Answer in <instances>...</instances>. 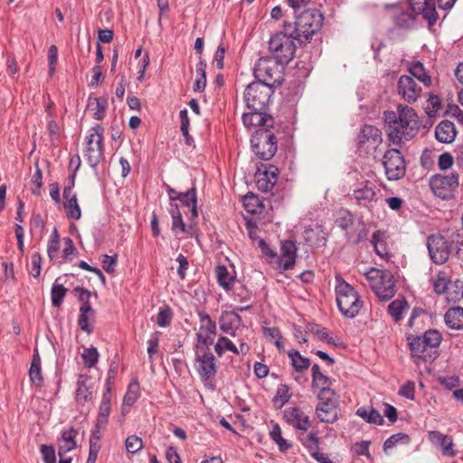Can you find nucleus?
<instances>
[{
    "label": "nucleus",
    "mask_w": 463,
    "mask_h": 463,
    "mask_svg": "<svg viewBox=\"0 0 463 463\" xmlns=\"http://www.w3.org/2000/svg\"><path fill=\"white\" fill-rule=\"evenodd\" d=\"M388 141L395 146H402L411 140L419 132V120L415 110L405 105H398L397 110L383 113Z\"/></svg>",
    "instance_id": "1"
},
{
    "label": "nucleus",
    "mask_w": 463,
    "mask_h": 463,
    "mask_svg": "<svg viewBox=\"0 0 463 463\" xmlns=\"http://www.w3.org/2000/svg\"><path fill=\"white\" fill-rule=\"evenodd\" d=\"M295 22L284 23L285 31L300 43H307L323 24V14L317 9H306L295 14Z\"/></svg>",
    "instance_id": "2"
},
{
    "label": "nucleus",
    "mask_w": 463,
    "mask_h": 463,
    "mask_svg": "<svg viewBox=\"0 0 463 463\" xmlns=\"http://www.w3.org/2000/svg\"><path fill=\"white\" fill-rule=\"evenodd\" d=\"M335 293L341 314L345 317H355L359 314L363 302L354 288L344 279H337Z\"/></svg>",
    "instance_id": "3"
},
{
    "label": "nucleus",
    "mask_w": 463,
    "mask_h": 463,
    "mask_svg": "<svg viewBox=\"0 0 463 463\" xmlns=\"http://www.w3.org/2000/svg\"><path fill=\"white\" fill-rule=\"evenodd\" d=\"M286 64L273 57H261L254 66V76L257 81H261L264 84L268 83L269 86L274 88L282 82Z\"/></svg>",
    "instance_id": "4"
},
{
    "label": "nucleus",
    "mask_w": 463,
    "mask_h": 463,
    "mask_svg": "<svg viewBox=\"0 0 463 463\" xmlns=\"http://www.w3.org/2000/svg\"><path fill=\"white\" fill-rule=\"evenodd\" d=\"M365 277L369 286L381 300H389L394 297L396 286L391 271L372 268L365 273Z\"/></svg>",
    "instance_id": "5"
},
{
    "label": "nucleus",
    "mask_w": 463,
    "mask_h": 463,
    "mask_svg": "<svg viewBox=\"0 0 463 463\" xmlns=\"http://www.w3.org/2000/svg\"><path fill=\"white\" fill-rule=\"evenodd\" d=\"M274 88L264 84L261 81L250 83L243 93V99L247 108L252 111H265L268 108Z\"/></svg>",
    "instance_id": "6"
},
{
    "label": "nucleus",
    "mask_w": 463,
    "mask_h": 463,
    "mask_svg": "<svg viewBox=\"0 0 463 463\" xmlns=\"http://www.w3.org/2000/svg\"><path fill=\"white\" fill-rule=\"evenodd\" d=\"M255 155L262 160L271 159L277 152V137L273 128H257L250 139Z\"/></svg>",
    "instance_id": "7"
},
{
    "label": "nucleus",
    "mask_w": 463,
    "mask_h": 463,
    "mask_svg": "<svg viewBox=\"0 0 463 463\" xmlns=\"http://www.w3.org/2000/svg\"><path fill=\"white\" fill-rule=\"evenodd\" d=\"M294 36L289 35L283 31L273 35L269 42V52L273 54V58L277 59L282 63H288L294 57L296 52V45Z\"/></svg>",
    "instance_id": "8"
},
{
    "label": "nucleus",
    "mask_w": 463,
    "mask_h": 463,
    "mask_svg": "<svg viewBox=\"0 0 463 463\" xmlns=\"http://www.w3.org/2000/svg\"><path fill=\"white\" fill-rule=\"evenodd\" d=\"M103 134L104 128L100 125H96L90 130L86 137L85 157L91 167H95L103 157Z\"/></svg>",
    "instance_id": "9"
},
{
    "label": "nucleus",
    "mask_w": 463,
    "mask_h": 463,
    "mask_svg": "<svg viewBox=\"0 0 463 463\" xmlns=\"http://www.w3.org/2000/svg\"><path fill=\"white\" fill-rule=\"evenodd\" d=\"M383 165L385 175L390 181L402 179L406 173V163L400 149L392 148L387 150L383 156Z\"/></svg>",
    "instance_id": "10"
},
{
    "label": "nucleus",
    "mask_w": 463,
    "mask_h": 463,
    "mask_svg": "<svg viewBox=\"0 0 463 463\" xmlns=\"http://www.w3.org/2000/svg\"><path fill=\"white\" fill-rule=\"evenodd\" d=\"M458 184V175L454 172L450 173L449 175H435L430 180L431 191L443 200L453 197Z\"/></svg>",
    "instance_id": "11"
},
{
    "label": "nucleus",
    "mask_w": 463,
    "mask_h": 463,
    "mask_svg": "<svg viewBox=\"0 0 463 463\" xmlns=\"http://www.w3.org/2000/svg\"><path fill=\"white\" fill-rule=\"evenodd\" d=\"M358 149L367 155L373 154L382 144V132L376 127L365 125L357 137Z\"/></svg>",
    "instance_id": "12"
},
{
    "label": "nucleus",
    "mask_w": 463,
    "mask_h": 463,
    "mask_svg": "<svg viewBox=\"0 0 463 463\" xmlns=\"http://www.w3.org/2000/svg\"><path fill=\"white\" fill-rule=\"evenodd\" d=\"M200 327L197 333L196 349H209L216 335V324L206 313L200 312Z\"/></svg>",
    "instance_id": "13"
},
{
    "label": "nucleus",
    "mask_w": 463,
    "mask_h": 463,
    "mask_svg": "<svg viewBox=\"0 0 463 463\" xmlns=\"http://www.w3.org/2000/svg\"><path fill=\"white\" fill-rule=\"evenodd\" d=\"M353 198L358 206L372 212L378 202L376 186L370 181H365L353 191Z\"/></svg>",
    "instance_id": "14"
},
{
    "label": "nucleus",
    "mask_w": 463,
    "mask_h": 463,
    "mask_svg": "<svg viewBox=\"0 0 463 463\" xmlns=\"http://www.w3.org/2000/svg\"><path fill=\"white\" fill-rule=\"evenodd\" d=\"M427 247L431 260L437 264L445 263L451 252L450 246L441 235H430L427 241Z\"/></svg>",
    "instance_id": "15"
},
{
    "label": "nucleus",
    "mask_w": 463,
    "mask_h": 463,
    "mask_svg": "<svg viewBox=\"0 0 463 463\" xmlns=\"http://www.w3.org/2000/svg\"><path fill=\"white\" fill-rule=\"evenodd\" d=\"M421 87L411 76L402 75L397 84L398 95L408 103H414L421 94Z\"/></svg>",
    "instance_id": "16"
},
{
    "label": "nucleus",
    "mask_w": 463,
    "mask_h": 463,
    "mask_svg": "<svg viewBox=\"0 0 463 463\" xmlns=\"http://www.w3.org/2000/svg\"><path fill=\"white\" fill-rule=\"evenodd\" d=\"M196 361L198 362V372L203 381L213 378L216 374L215 357L208 349L197 350Z\"/></svg>",
    "instance_id": "17"
},
{
    "label": "nucleus",
    "mask_w": 463,
    "mask_h": 463,
    "mask_svg": "<svg viewBox=\"0 0 463 463\" xmlns=\"http://www.w3.org/2000/svg\"><path fill=\"white\" fill-rule=\"evenodd\" d=\"M284 420L299 430L307 431L311 427L309 417L298 407H289L284 411Z\"/></svg>",
    "instance_id": "18"
},
{
    "label": "nucleus",
    "mask_w": 463,
    "mask_h": 463,
    "mask_svg": "<svg viewBox=\"0 0 463 463\" xmlns=\"http://www.w3.org/2000/svg\"><path fill=\"white\" fill-rule=\"evenodd\" d=\"M242 122L246 128H273L274 118L265 111H252L242 115Z\"/></svg>",
    "instance_id": "19"
},
{
    "label": "nucleus",
    "mask_w": 463,
    "mask_h": 463,
    "mask_svg": "<svg viewBox=\"0 0 463 463\" xmlns=\"http://www.w3.org/2000/svg\"><path fill=\"white\" fill-rule=\"evenodd\" d=\"M297 256V247L292 241H284L281 242L280 257L279 259V268L283 270L290 269L294 267Z\"/></svg>",
    "instance_id": "20"
},
{
    "label": "nucleus",
    "mask_w": 463,
    "mask_h": 463,
    "mask_svg": "<svg viewBox=\"0 0 463 463\" xmlns=\"http://www.w3.org/2000/svg\"><path fill=\"white\" fill-rule=\"evenodd\" d=\"M278 174V168L273 165H270L267 170L260 174L256 180L258 189L264 193L271 191L277 183Z\"/></svg>",
    "instance_id": "21"
},
{
    "label": "nucleus",
    "mask_w": 463,
    "mask_h": 463,
    "mask_svg": "<svg viewBox=\"0 0 463 463\" xmlns=\"http://www.w3.org/2000/svg\"><path fill=\"white\" fill-rule=\"evenodd\" d=\"M456 136V127L449 120H442L435 128V137L440 143H451L455 140Z\"/></svg>",
    "instance_id": "22"
},
{
    "label": "nucleus",
    "mask_w": 463,
    "mask_h": 463,
    "mask_svg": "<svg viewBox=\"0 0 463 463\" xmlns=\"http://www.w3.org/2000/svg\"><path fill=\"white\" fill-rule=\"evenodd\" d=\"M220 328L224 333L235 335V330L241 325V317L234 311L223 312L219 320Z\"/></svg>",
    "instance_id": "23"
},
{
    "label": "nucleus",
    "mask_w": 463,
    "mask_h": 463,
    "mask_svg": "<svg viewBox=\"0 0 463 463\" xmlns=\"http://www.w3.org/2000/svg\"><path fill=\"white\" fill-rule=\"evenodd\" d=\"M318 420L325 423H334L338 420V404L318 402L316 408Z\"/></svg>",
    "instance_id": "24"
},
{
    "label": "nucleus",
    "mask_w": 463,
    "mask_h": 463,
    "mask_svg": "<svg viewBox=\"0 0 463 463\" xmlns=\"http://www.w3.org/2000/svg\"><path fill=\"white\" fill-rule=\"evenodd\" d=\"M63 197L66 199L64 209L69 218L79 220L81 216L80 208L79 206L75 194H72L71 187H65L63 190Z\"/></svg>",
    "instance_id": "25"
},
{
    "label": "nucleus",
    "mask_w": 463,
    "mask_h": 463,
    "mask_svg": "<svg viewBox=\"0 0 463 463\" xmlns=\"http://www.w3.org/2000/svg\"><path fill=\"white\" fill-rule=\"evenodd\" d=\"M445 324L451 329H463V307H453L448 309L444 315Z\"/></svg>",
    "instance_id": "26"
},
{
    "label": "nucleus",
    "mask_w": 463,
    "mask_h": 463,
    "mask_svg": "<svg viewBox=\"0 0 463 463\" xmlns=\"http://www.w3.org/2000/svg\"><path fill=\"white\" fill-rule=\"evenodd\" d=\"M78 431L73 428L66 430L62 432L58 443V454H66L76 447L75 438Z\"/></svg>",
    "instance_id": "27"
},
{
    "label": "nucleus",
    "mask_w": 463,
    "mask_h": 463,
    "mask_svg": "<svg viewBox=\"0 0 463 463\" xmlns=\"http://www.w3.org/2000/svg\"><path fill=\"white\" fill-rule=\"evenodd\" d=\"M95 310L91 307L90 305H80V315L78 319V325L80 328L90 334L92 332V327L90 325V322L94 320Z\"/></svg>",
    "instance_id": "28"
},
{
    "label": "nucleus",
    "mask_w": 463,
    "mask_h": 463,
    "mask_svg": "<svg viewBox=\"0 0 463 463\" xmlns=\"http://www.w3.org/2000/svg\"><path fill=\"white\" fill-rule=\"evenodd\" d=\"M372 244L373 245L374 250L378 256L384 260H388L390 258L391 254L387 247L386 235L384 232L376 231L373 232Z\"/></svg>",
    "instance_id": "29"
},
{
    "label": "nucleus",
    "mask_w": 463,
    "mask_h": 463,
    "mask_svg": "<svg viewBox=\"0 0 463 463\" xmlns=\"http://www.w3.org/2000/svg\"><path fill=\"white\" fill-rule=\"evenodd\" d=\"M408 72L410 73L409 76H411L414 80L417 79L424 86L430 87L431 85V78L420 61L412 62L408 68Z\"/></svg>",
    "instance_id": "30"
},
{
    "label": "nucleus",
    "mask_w": 463,
    "mask_h": 463,
    "mask_svg": "<svg viewBox=\"0 0 463 463\" xmlns=\"http://www.w3.org/2000/svg\"><path fill=\"white\" fill-rule=\"evenodd\" d=\"M88 377L80 374L77 381L76 401L80 405H84L92 399V391L86 385Z\"/></svg>",
    "instance_id": "31"
},
{
    "label": "nucleus",
    "mask_w": 463,
    "mask_h": 463,
    "mask_svg": "<svg viewBox=\"0 0 463 463\" xmlns=\"http://www.w3.org/2000/svg\"><path fill=\"white\" fill-rule=\"evenodd\" d=\"M29 376L31 382L35 385L41 386L43 384V378L42 376L41 358L37 349L34 350L31 367L29 370Z\"/></svg>",
    "instance_id": "32"
},
{
    "label": "nucleus",
    "mask_w": 463,
    "mask_h": 463,
    "mask_svg": "<svg viewBox=\"0 0 463 463\" xmlns=\"http://www.w3.org/2000/svg\"><path fill=\"white\" fill-rule=\"evenodd\" d=\"M108 102L104 98L90 99L88 102V109L93 111L92 117L97 120L104 118L106 114Z\"/></svg>",
    "instance_id": "33"
},
{
    "label": "nucleus",
    "mask_w": 463,
    "mask_h": 463,
    "mask_svg": "<svg viewBox=\"0 0 463 463\" xmlns=\"http://www.w3.org/2000/svg\"><path fill=\"white\" fill-rule=\"evenodd\" d=\"M356 414L368 423L382 425L383 422L380 412L372 407H361L356 411Z\"/></svg>",
    "instance_id": "34"
},
{
    "label": "nucleus",
    "mask_w": 463,
    "mask_h": 463,
    "mask_svg": "<svg viewBox=\"0 0 463 463\" xmlns=\"http://www.w3.org/2000/svg\"><path fill=\"white\" fill-rule=\"evenodd\" d=\"M177 200H179L184 205L191 208L190 211L193 218L197 217L196 190L194 187H192L185 193L180 194Z\"/></svg>",
    "instance_id": "35"
},
{
    "label": "nucleus",
    "mask_w": 463,
    "mask_h": 463,
    "mask_svg": "<svg viewBox=\"0 0 463 463\" xmlns=\"http://www.w3.org/2000/svg\"><path fill=\"white\" fill-rule=\"evenodd\" d=\"M346 236L350 243L358 244L367 239L368 230L364 222H359L354 230L346 232Z\"/></svg>",
    "instance_id": "36"
},
{
    "label": "nucleus",
    "mask_w": 463,
    "mask_h": 463,
    "mask_svg": "<svg viewBox=\"0 0 463 463\" xmlns=\"http://www.w3.org/2000/svg\"><path fill=\"white\" fill-rule=\"evenodd\" d=\"M269 436L281 452H286L292 447V444L282 437L281 429L278 423L273 425L272 430L269 431Z\"/></svg>",
    "instance_id": "37"
},
{
    "label": "nucleus",
    "mask_w": 463,
    "mask_h": 463,
    "mask_svg": "<svg viewBox=\"0 0 463 463\" xmlns=\"http://www.w3.org/2000/svg\"><path fill=\"white\" fill-rule=\"evenodd\" d=\"M312 387L314 388H330L331 380L329 377L320 372L318 364L312 366Z\"/></svg>",
    "instance_id": "38"
},
{
    "label": "nucleus",
    "mask_w": 463,
    "mask_h": 463,
    "mask_svg": "<svg viewBox=\"0 0 463 463\" xmlns=\"http://www.w3.org/2000/svg\"><path fill=\"white\" fill-rule=\"evenodd\" d=\"M421 14L423 18L428 21L430 26L436 24L439 15L433 0H424Z\"/></svg>",
    "instance_id": "39"
},
{
    "label": "nucleus",
    "mask_w": 463,
    "mask_h": 463,
    "mask_svg": "<svg viewBox=\"0 0 463 463\" xmlns=\"http://www.w3.org/2000/svg\"><path fill=\"white\" fill-rule=\"evenodd\" d=\"M288 357L290 358L291 364L296 371L302 372L307 370L310 365L309 359L303 357L297 350L288 352Z\"/></svg>",
    "instance_id": "40"
},
{
    "label": "nucleus",
    "mask_w": 463,
    "mask_h": 463,
    "mask_svg": "<svg viewBox=\"0 0 463 463\" xmlns=\"http://www.w3.org/2000/svg\"><path fill=\"white\" fill-rule=\"evenodd\" d=\"M298 439L310 453L318 449L319 438L317 432H310L308 434L301 433L298 436Z\"/></svg>",
    "instance_id": "41"
},
{
    "label": "nucleus",
    "mask_w": 463,
    "mask_h": 463,
    "mask_svg": "<svg viewBox=\"0 0 463 463\" xmlns=\"http://www.w3.org/2000/svg\"><path fill=\"white\" fill-rule=\"evenodd\" d=\"M408 308L407 301L402 299H396L388 306V312L395 321L402 318V314L404 309Z\"/></svg>",
    "instance_id": "42"
},
{
    "label": "nucleus",
    "mask_w": 463,
    "mask_h": 463,
    "mask_svg": "<svg viewBox=\"0 0 463 463\" xmlns=\"http://www.w3.org/2000/svg\"><path fill=\"white\" fill-rule=\"evenodd\" d=\"M170 213L172 216V229L173 231H176L177 229L185 232V224L183 221L182 214L179 211L178 205L176 203H171Z\"/></svg>",
    "instance_id": "43"
},
{
    "label": "nucleus",
    "mask_w": 463,
    "mask_h": 463,
    "mask_svg": "<svg viewBox=\"0 0 463 463\" xmlns=\"http://www.w3.org/2000/svg\"><path fill=\"white\" fill-rule=\"evenodd\" d=\"M291 396L292 393L290 392L289 387L286 384H280L277 389L273 402L275 404H279V407L281 408L289 401Z\"/></svg>",
    "instance_id": "44"
},
{
    "label": "nucleus",
    "mask_w": 463,
    "mask_h": 463,
    "mask_svg": "<svg viewBox=\"0 0 463 463\" xmlns=\"http://www.w3.org/2000/svg\"><path fill=\"white\" fill-rule=\"evenodd\" d=\"M409 441L410 437L405 433L393 434L385 440L383 444V450L385 453H388V451L394 448L398 443H408Z\"/></svg>",
    "instance_id": "45"
},
{
    "label": "nucleus",
    "mask_w": 463,
    "mask_h": 463,
    "mask_svg": "<svg viewBox=\"0 0 463 463\" xmlns=\"http://www.w3.org/2000/svg\"><path fill=\"white\" fill-rule=\"evenodd\" d=\"M139 396V385L137 382L129 383L127 393L124 396V405L132 406Z\"/></svg>",
    "instance_id": "46"
},
{
    "label": "nucleus",
    "mask_w": 463,
    "mask_h": 463,
    "mask_svg": "<svg viewBox=\"0 0 463 463\" xmlns=\"http://www.w3.org/2000/svg\"><path fill=\"white\" fill-rule=\"evenodd\" d=\"M68 289L61 284H54L52 288V304L53 307H60Z\"/></svg>",
    "instance_id": "47"
},
{
    "label": "nucleus",
    "mask_w": 463,
    "mask_h": 463,
    "mask_svg": "<svg viewBox=\"0 0 463 463\" xmlns=\"http://www.w3.org/2000/svg\"><path fill=\"white\" fill-rule=\"evenodd\" d=\"M423 340V336H408L410 348L416 355L424 353L428 348Z\"/></svg>",
    "instance_id": "48"
},
{
    "label": "nucleus",
    "mask_w": 463,
    "mask_h": 463,
    "mask_svg": "<svg viewBox=\"0 0 463 463\" xmlns=\"http://www.w3.org/2000/svg\"><path fill=\"white\" fill-rule=\"evenodd\" d=\"M216 276L219 284L224 288H230L232 285L233 279L230 276L227 269L224 266H218L216 268Z\"/></svg>",
    "instance_id": "49"
},
{
    "label": "nucleus",
    "mask_w": 463,
    "mask_h": 463,
    "mask_svg": "<svg viewBox=\"0 0 463 463\" xmlns=\"http://www.w3.org/2000/svg\"><path fill=\"white\" fill-rule=\"evenodd\" d=\"M82 360L84 363V365L88 368L93 367L99 359V352L97 348L90 347V348H85L82 353Z\"/></svg>",
    "instance_id": "50"
},
{
    "label": "nucleus",
    "mask_w": 463,
    "mask_h": 463,
    "mask_svg": "<svg viewBox=\"0 0 463 463\" xmlns=\"http://www.w3.org/2000/svg\"><path fill=\"white\" fill-rule=\"evenodd\" d=\"M426 345L430 348L438 347L441 342V335L435 329L427 330L422 335Z\"/></svg>",
    "instance_id": "51"
},
{
    "label": "nucleus",
    "mask_w": 463,
    "mask_h": 463,
    "mask_svg": "<svg viewBox=\"0 0 463 463\" xmlns=\"http://www.w3.org/2000/svg\"><path fill=\"white\" fill-rule=\"evenodd\" d=\"M317 398L319 402L338 404V397L331 388H321Z\"/></svg>",
    "instance_id": "52"
},
{
    "label": "nucleus",
    "mask_w": 463,
    "mask_h": 463,
    "mask_svg": "<svg viewBox=\"0 0 463 463\" xmlns=\"http://www.w3.org/2000/svg\"><path fill=\"white\" fill-rule=\"evenodd\" d=\"M110 413V404L108 402H101L97 418L96 428H101L108 422V417Z\"/></svg>",
    "instance_id": "53"
},
{
    "label": "nucleus",
    "mask_w": 463,
    "mask_h": 463,
    "mask_svg": "<svg viewBox=\"0 0 463 463\" xmlns=\"http://www.w3.org/2000/svg\"><path fill=\"white\" fill-rule=\"evenodd\" d=\"M125 445H126L127 451L128 453L134 454V453H137V451H139L143 448V441H142L141 438H139L136 435H131L127 438Z\"/></svg>",
    "instance_id": "54"
},
{
    "label": "nucleus",
    "mask_w": 463,
    "mask_h": 463,
    "mask_svg": "<svg viewBox=\"0 0 463 463\" xmlns=\"http://www.w3.org/2000/svg\"><path fill=\"white\" fill-rule=\"evenodd\" d=\"M242 202L244 208L247 210V212L251 213H255L257 212V209L260 205L259 198L253 194H246L243 197Z\"/></svg>",
    "instance_id": "55"
},
{
    "label": "nucleus",
    "mask_w": 463,
    "mask_h": 463,
    "mask_svg": "<svg viewBox=\"0 0 463 463\" xmlns=\"http://www.w3.org/2000/svg\"><path fill=\"white\" fill-rule=\"evenodd\" d=\"M101 263L103 269L107 273L113 274L115 272L116 266L118 263V255L114 254L113 256H109L108 254H104L102 256Z\"/></svg>",
    "instance_id": "56"
},
{
    "label": "nucleus",
    "mask_w": 463,
    "mask_h": 463,
    "mask_svg": "<svg viewBox=\"0 0 463 463\" xmlns=\"http://www.w3.org/2000/svg\"><path fill=\"white\" fill-rule=\"evenodd\" d=\"M172 321V312L168 307L160 309L157 317L156 323L161 327H165L170 325Z\"/></svg>",
    "instance_id": "57"
},
{
    "label": "nucleus",
    "mask_w": 463,
    "mask_h": 463,
    "mask_svg": "<svg viewBox=\"0 0 463 463\" xmlns=\"http://www.w3.org/2000/svg\"><path fill=\"white\" fill-rule=\"evenodd\" d=\"M399 394L409 400L413 401L415 398V384L413 382H407L399 390Z\"/></svg>",
    "instance_id": "58"
},
{
    "label": "nucleus",
    "mask_w": 463,
    "mask_h": 463,
    "mask_svg": "<svg viewBox=\"0 0 463 463\" xmlns=\"http://www.w3.org/2000/svg\"><path fill=\"white\" fill-rule=\"evenodd\" d=\"M41 452L43 454L44 463H55V451L52 446L42 445Z\"/></svg>",
    "instance_id": "59"
},
{
    "label": "nucleus",
    "mask_w": 463,
    "mask_h": 463,
    "mask_svg": "<svg viewBox=\"0 0 463 463\" xmlns=\"http://www.w3.org/2000/svg\"><path fill=\"white\" fill-rule=\"evenodd\" d=\"M337 225L343 230H347L354 223V216L349 211H345L344 215L340 217L337 221Z\"/></svg>",
    "instance_id": "60"
},
{
    "label": "nucleus",
    "mask_w": 463,
    "mask_h": 463,
    "mask_svg": "<svg viewBox=\"0 0 463 463\" xmlns=\"http://www.w3.org/2000/svg\"><path fill=\"white\" fill-rule=\"evenodd\" d=\"M41 261H42V258H41L40 253L35 252L32 255V263H31L32 268H31L30 272L34 278H37L40 276Z\"/></svg>",
    "instance_id": "61"
},
{
    "label": "nucleus",
    "mask_w": 463,
    "mask_h": 463,
    "mask_svg": "<svg viewBox=\"0 0 463 463\" xmlns=\"http://www.w3.org/2000/svg\"><path fill=\"white\" fill-rule=\"evenodd\" d=\"M453 157L449 153H443L439 157V167L441 170H447L450 168L453 165Z\"/></svg>",
    "instance_id": "62"
},
{
    "label": "nucleus",
    "mask_w": 463,
    "mask_h": 463,
    "mask_svg": "<svg viewBox=\"0 0 463 463\" xmlns=\"http://www.w3.org/2000/svg\"><path fill=\"white\" fill-rule=\"evenodd\" d=\"M311 330L320 340L326 341L328 344H334L333 338L329 336L326 328H320L317 325H315Z\"/></svg>",
    "instance_id": "63"
},
{
    "label": "nucleus",
    "mask_w": 463,
    "mask_h": 463,
    "mask_svg": "<svg viewBox=\"0 0 463 463\" xmlns=\"http://www.w3.org/2000/svg\"><path fill=\"white\" fill-rule=\"evenodd\" d=\"M370 444H371L370 441H361V442L355 443L354 446V453L359 456L364 455L369 458L370 457V453H369Z\"/></svg>",
    "instance_id": "64"
}]
</instances>
